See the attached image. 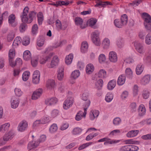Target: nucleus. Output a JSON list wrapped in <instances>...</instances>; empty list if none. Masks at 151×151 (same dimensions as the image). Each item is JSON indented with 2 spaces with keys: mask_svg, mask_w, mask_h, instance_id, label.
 I'll use <instances>...</instances> for the list:
<instances>
[{
  "mask_svg": "<svg viewBox=\"0 0 151 151\" xmlns=\"http://www.w3.org/2000/svg\"><path fill=\"white\" fill-rule=\"evenodd\" d=\"M82 131V130L81 128L76 127L73 129L72 133L73 135H78L81 133Z\"/></svg>",
  "mask_w": 151,
  "mask_h": 151,
  "instance_id": "obj_52",
  "label": "nucleus"
},
{
  "mask_svg": "<svg viewBox=\"0 0 151 151\" xmlns=\"http://www.w3.org/2000/svg\"><path fill=\"white\" fill-rule=\"evenodd\" d=\"M14 37V31H12L8 33L7 37L6 40L8 42L12 41Z\"/></svg>",
  "mask_w": 151,
  "mask_h": 151,
  "instance_id": "obj_47",
  "label": "nucleus"
},
{
  "mask_svg": "<svg viewBox=\"0 0 151 151\" xmlns=\"http://www.w3.org/2000/svg\"><path fill=\"white\" fill-rule=\"evenodd\" d=\"M21 40V38L20 37L18 36L16 37L12 44L13 47L15 48L18 47L20 44Z\"/></svg>",
  "mask_w": 151,
  "mask_h": 151,
  "instance_id": "obj_26",
  "label": "nucleus"
},
{
  "mask_svg": "<svg viewBox=\"0 0 151 151\" xmlns=\"http://www.w3.org/2000/svg\"><path fill=\"white\" fill-rule=\"evenodd\" d=\"M102 44L104 48H108L110 45V40L108 38L105 37L103 40Z\"/></svg>",
  "mask_w": 151,
  "mask_h": 151,
  "instance_id": "obj_29",
  "label": "nucleus"
},
{
  "mask_svg": "<svg viewBox=\"0 0 151 151\" xmlns=\"http://www.w3.org/2000/svg\"><path fill=\"white\" fill-rule=\"evenodd\" d=\"M27 25L24 23L20 24L19 27V29L21 32H23L27 28Z\"/></svg>",
  "mask_w": 151,
  "mask_h": 151,
  "instance_id": "obj_54",
  "label": "nucleus"
},
{
  "mask_svg": "<svg viewBox=\"0 0 151 151\" xmlns=\"http://www.w3.org/2000/svg\"><path fill=\"white\" fill-rule=\"evenodd\" d=\"M51 120V118L48 117H45L38 121V124H45L50 122Z\"/></svg>",
  "mask_w": 151,
  "mask_h": 151,
  "instance_id": "obj_44",
  "label": "nucleus"
},
{
  "mask_svg": "<svg viewBox=\"0 0 151 151\" xmlns=\"http://www.w3.org/2000/svg\"><path fill=\"white\" fill-rule=\"evenodd\" d=\"M38 32V25L37 24L33 25L32 28V33L33 35H35L37 34Z\"/></svg>",
  "mask_w": 151,
  "mask_h": 151,
  "instance_id": "obj_56",
  "label": "nucleus"
},
{
  "mask_svg": "<svg viewBox=\"0 0 151 151\" xmlns=\"http://www.w3.org/2000/svg\"><path fill=\"white\" fill-rule=\"evenodd\" d=\"M14 136V133L12 130L6 132L3 137V140L7 142L12 139Z\"/></svg>",
  "mask_w": 151,
  "mask_h": 151,
  "instance_id": "obj_10",
  "label": "nucleus"
},
{
  "mask_svg": "<svg viewBox=\"0 0 151 151\" xmlns=\"http://www.w3.org/2000/svg\"><path fill=\"white\" fill-rule=\"evenodd\" d=\"M64 68L63 67H59L57 71V78L58 80L62 81L64 77Z\"/></svg>",
  "mask_w": 151,
  "mask_h": 151,
  "instance_id": "obj_15",
  "label": "nucleus"
},
{
  "mask_svg": "<svg viewBox=\"0 0 151 151\" xmlns=\"http://www.w3.org/2000/svg\"><path fill=\"white\" fill-rule=\"evenodd\" d=\"M44 19L43 13L41 12L38 13V24L41 25Z\"/></svg>",
  "mask_w": 151,
  "mask_h": 151,
  "instance_id": "obj_55",
  "label": "nucleus"
},
{
  "mask_svg": "<svg viewBox=\"0 0 151 151\" xmlns=\"http://www.w3.org/2000/svg\"><path fill=\"white\" fill-rule=\"evenodd\" d=\"M143 65L142 64L138 65L136 68V73L137 75H140L143 70Z\"/></svg>",
  "mask_w": 151,
  "mask_h": 151,
  "instance_id": "obj_34",
  "label": "nucleus"
},
{
  "mask_svg": "<svg viewBox=\"0 0 151 151\" xmlns=\"http://www.w3.org/2000/svg\"><path fill=\"white\" fill-rule=\"evenodd\" d=\"M31 64L33 67H36L38 64L37 58H32L31 60Z\"/></svg>",
  "mask_w": 151,
  "mask_h": 151,
  "instance_id": "obj_63",
  "label": "nucleus"
},
{
  "mask_svg": "<svg viewBox=\"0 0 151 151\" xmlns=\"http://www.w3.org/2000/svg\"><path fill=\"white\" fill-rule=\"evenodd\" d=\"M99 63L102 64L106 62V58L105 55L103 53L100 54L98 57Z\"/></svg>",
  "mask_w": 151,
  "mask_h": 151,
  "instance_id": "obj_21",
  "label": "nucleus"
},
{
  "mask_svg": "<svg viewBox=\"0 0 151 151\" xmlns=\"http://www.w3.org/2000/svg\"><path fill=\"white\" fill-rule=\"evenodd\" d=\"M139 131L138 130H132L129 132L127 134L126 136L127 137L132 138L136 136L139 133Z\"/></svg>",
  "mask_w": 151,
  "mask_h": 151,
  "instance_id": "obj_27",
  "label": "nucleus"
},
{
  "mask_svg": "<svg viewBox=\"0 0 151 151\" xmlns=\"http://www.w3.org/2000/svg\"><path fill=\"white\" fill-rule=\"evenodd\" d=\"M10 124L9 122L0 125V132L1 131L4 132L9 129L10 126Z\"/></svg>",
  "mask_w": 151,
  "mask_h": 151,
  "instance_id": "obj_30",
  "label": "nucleus"
},
{
  "mask_svg": "<svg viewBox=\"0 0 151 151\" xmlns=\"http://www.w3.org/2000/svg\"><path fill=\"white\" fill-rule=\"evenodd\" d=\"M96 1V4L94 6L95 7H98L100 6L102 7H105L106 5H111L112 3L108 1H102L100 0H97Z\"/></svg>",
  "mask_w": 151,
  "mask_h": 151,
  "instance_id": "obj_14",
  "label": "nucleus"
},
{
  "mask_svg": "<svg viewBox=\"0 0 151 151\" xmlns=\"http://www.w3.org/2000/svg\"><path fill=\"white\" fill-rule=\"evenodd\" d=\"M121 140L120 139H111L108 138V140L107 142H104V144L106 143H108L110 144H115L120 142Z\"/></svg>",
  "mask_w": 151,
  "mask_h": 151,
  "instance_id": "obj_58",
  "label": "nucleus"
},
{
  "mask_svg": "<svg viewBox=\"0 0 151 151\" xmlns=\"http://www.w3.org/2000/svg\"><path fill=\"white\" fill-rule=\"evenodd\" d=\"M109 60L113 63H116L118 61V56L116 53L114 51L109 52Z\"/></svg>",
  "mask_w": 151,
  "mask_h": 151,
  "instance_id": "obj_9",
  "label": "nucleus"
},
{
  "mask_svg": "<svg viewBox=\"0 0 151 151\" xmlns=\"http://www.w3.org/2000/svg\"><path fill=\"white\" fill-rule=\"evenodd\" d=\"M58 101V99L56 98H49L45 100V103L47 105L51 106L56 104Z\"/></svg>",
  "mask_w": 151,
  "mask_h": 151,
  "instance_id": "obj_13",
  "label": "nucleus"
},
{
  "mask_svg": "<svg viewBox=\"0 0 151 151\" xmlns=\"http://www.w3.org/2000/svg\"><path fill=\"white\" fill-rule=\"evenodd\" d=\"M29 10V9L28 7H25L23 9L22 14L21 15L22 21L24 23H31L32 21L33 17H35L37 14L36 13L32 12L29 14L28 16Z\"/></svg>",
  "mask_w": 151,
  "mask_h": 151,
  "instance_id": "obj_1",
  "label": "nucleus"
},
{
  "mask_svg": "<svg viewBox=\"0 0 151 151\" xmlns=\"http://www.w3.org/2000/svg\"><path fill=\"white\" fill-rule=\"evenodd\" d=\"M98 77L100 78H105L107 77L106 72L103 69H100L98 73Z\"/></svg>",
  "mask_w": 151,
  "mask_h": 151,
  "instance_id": "obj_40",
  "label": "nucleus"
},
{
  "mask_svg": "<svg viewBox=\"0 0 151 151\" xmlns=\"http://www.w3.org/2000/svg\"><path fill=\"white\" fill-rule=\"evenodd\" d=\"M73 55L72 53H70L67 55L65 59V62L67 65H70L73 61Z\"/></svg>",
  "mask_w": 151,
  "mask_h": 151,
  "instance_id": "obj_23",
  "label": "nucleus"
},
{
  "mask_svg": "<svg viewBox=\"0 0 151 151\" xmlns=\"http://www.w3.org/2000/svg\"><path fill=\"white\" fill-rule=\"evenodd\" d=\"M103 81L102 79H99L94 81L95 88L98 90H100L103 86Z\"/></svg>",
  "mask_w": 151,
  "mask_h": 151,
  "instance_id": "obj_16",
  "label": "nucleus"
},
{
  "mask_svg": "<svg viewBox=\"0 0 151 151\" xmlns=\"http://www.w3.org/2000/svg\"><path fill=\"white\" fill-rule=\"evenodd\" d=\"M80 75V73L78 70H75L73 71L71 74V77L74 79L78 78Z\"/></svg>",
  "mask_w": 151,
  "mask_h": 151,
  "instance_id": "obj_46",
  "label": "nucleus"
},
{
  "mask_svg": "<svg viewBox=\"0 0 151 151\" xmlns=\"http://www.w3.org/2000/svg\"><path fill=\"white\" fill-rule=\"evenodd\" d=\"M121 132V131L119 129H116L114 130L111 131L109 133V135L111 137H114L116 136L119 134Z\"/></svg>",
  "mask_w": 151,
  "mask_h": 151,
  "instance_id": "obj_60",
  "label": "nucleus"
},
{
  "mask_svg": "<svg viewBox=\"0 0 151 151\" xmlns=\"http://www.w3.org/2000/svg\"><path fill=\"white\" fill-rule=\"evenodd\" d=\"M97 22L96 19L91 18L88 20V23L89 25L91 27L96 29L97 27L95 25Z\"/></svg>",
  "mask_w": 151,
  "mask_h": 151,
  "instance_id": "obj_36",
  "label": "nucleus"
},
{
  "mask_svg": "<svg viewBox=\"0 0 151 151\" xmlns=\"http://www.w3.org/2000/svg\"><path fill=\"white\" fill-rule=\"evenodd\" d=\"M14 91L16 96L18 97L21 96L23 93V92L21 89L19 88H15L14 89Z\"/></svg>",
  "mask_w": 151,
  "mask_h": 151,
  "instance_id": "obj_53",
  "label": "nucleus"
},
{
  "mask_svg": "<svg viewBox=\"0 0 151 151\" xmlns=\"http://www.w3.org/2000/svg\"><path fill=\"white\" fill-rule=\"evenodd\" d=\"M137 106V104L135 102L131 103L129 106V109L132 113L134 112L136 110Z\"/></svg>",
  "mask_w": 151,
  "mask_h": 151,
  "instance_id": "obj_43",
  "label": "nucleus"
},
{
  "mask_svg": "<svg viewBox=\"0 0 151 151\" xmlns=\"http://www.w3.org/2000/svg\"><path fill=\"white\" fill-rule=\"evenodd\" d=\"M59 63V59L57 55H55L52 58L50 63H47V66L49 68H52L57 66Z\"/></svg>",
  "mask_w": 151,
  "mask_h": 151,
  "instance_id": "obj_7",
  "label": "nucleus"
},
{
  "mask_svg": "<svg viewBox=\"0 0 151 151\" xmlns=\"http://www.w3.org/2000/svg\"><path fill=\"white\" fill-rule=\"evenodd\" d=\"M120 20L124 25H126L128 21V17L127 16L126 14L123 15L121 16Z\"/></svg>",
  "mask_w": 151,
  "mask_h": 151,
  "instance_id": "obj_50",
  "label": "nucleus"
},
{
  "mask_svg": "<svg viewBox=\"0 0 151 151\" xmlns=\"http://www.w3.org/2000/svg\"><path fill=\"white\" fill-rule=\"evenodd\" d=\"M93 143L92 142H90L84 144L82 145H81L78 147V150H82L87 147H88L89 146L93 144Z\"/></svg>",
  "mask_w": 151,
  "mask_h": 151,
  "instance_id": "obj_57",
  "label": "nucleus"
},
{
  "mask_svg": "<svg viewBox=\"0 0 151 151\" xmlns=\"http://www.w3.org/2000/svg\"><path fill=\"white\" fill-rule=\"evenodd\" d=\"M125 74L127 77L132 79L133 77V72L132 69L129 68H127L125 70Z\"/></svg>",
  "mask_w": 151,
  "mask_h": 151,
  "instance_id": "obj_41",
  "label": "nucleus"
},
{
  "mask_svg": "<svg viewBox=\"0 0 151 151\" xmlns=\"http://www.w3.org/2000/svg\"><path fill=\"white\" fill-rule=\"evenodd\" d=\"M56 86L55 81L53 79H49L46 83V87L47 89H52Z\"/></svg>",
  "mask_w": 151,
  "mask_h": 151,
  "instance_id": "obj_18",
  "label": "nucleus"
},
{
  "mask_svg": "<svg viewBox=\"0 0 151 151\" xmlns=\"http://www.w3.org/2000/svg\"><path fill=\"white\" fill-rule=\"evenodd\" d=\"M142 15L145 29L149 32H151V17L146 13H143Z\"/></svg>",
  "mask_w": 151,
  "mask_h": 151,
  "instance_id": "obj_2",
  "label": "nucleus"
},
{
  "mask_svg": "<svg viewBox=\"0 0 151 151\" xmlns=\"http://www.w3.org/2000/svg\"><path fill=\"white\" fill-rule=\"evenodd\" d=\"M116 85V81L115 80H112L110 81L108 83L107 88L108 90H111L113 89Z\"/></svg>",
  "mask_w": 151,
  "mask_h": 151,
  "instance_id": "obj_32",
  "label": "nucleus"
},
{
  "mask_svg": "<svg viewBox=\"0 0 151 151\" xmlns=\"http://www.w3.org/2000/svg\"><path fill=\"white\" fill-rule=\"evenodd\" d=\"M99 35L100 32L97 30L92 32L91 35V38L92 42L97 46H99L101 44Z\"/></svg>",
  "mask_w": 151,
  "mask_h": 151,
  "instance_id": "obj_3",
  "label": "nucleus"
},
{
  "mask_svg": "<svg viewBox=\"0 0 151 151\" xmlns=\"http://www.w3.org/2000/svg\"><path fill=\"white\" fill-rule=\"evenodd\" d=\"M15 50L14 48L10 49L9 52V59L14 58L15 57Z\"/></svg>",
  "mask_w": 151,
  "mask_h": 151,
  "instance_id": "obj_48",
  "label": "nucleus"
},
{
  "mask_svg": "<svg viewBox=\"0 0 151 151\" xmlns=\"http://www.w3.org/2000/svg\"><path fill=\"white\" fill-rule=\"evenodd\" d=\"M86 114H77L75 116V119L76 121H79L83 118H85L86 116Z\"/></svg>",
  "mask_w": 151,
  "mask_h": 151,
  "instance_id": "obj_62",
  "label": "nucleus"
},
{
  "mask_svg": "<svg viewBox=\"0 0 151 151\" xmlns=\"http://www.w3.org/2000/svg\"><path fill=\"white\" fill-rule=\"evenodd\" d=\"M114 23L116 27L119 28H121L124 26L119 19H115L114 21Z\"/></svg>",
  "mask_w": 151,
  "mask_h": 151,
  "instance_id": "obj_45",
  "label": "nucleus"
},
{
  "mask_svg": "<svg viewBox=\"0 0 151 151\" xmlns=\"http://www.w3.org/2000/svg\"><path fill=\"white\" fill-rule=\"evenodd\" d=\"M58 129V127L56 124H52L49 128V132L51 134H53L56 132Z\"/></svg>",
  "mask_w": 151,
  "mask_h": 151,
  "instance_id": "obj_38",
  "label": "nucleus"
},
{
  "mask_svg": "<svg viewBox=\"0 0 151 151\" xmlns=\"http://www.w3.org/2000/svg\"><path fill=\"white\" fill-rule=\"evenodd\" d=\"M126 76L123 74L120 75L118 77L117 80V84L119 86L123 85L126 81Z\"/></svg>",
  "mask_w": 151,
  "mask_h": 151,
  "instance_id": "obj_17",
  "label": "nucleus"
},
{
  "mask_svg": "<svg viewBox=\"0 0 151 151\" xmlns=\"http://www.w3.org/2000/svg\"><path fill=\"white\" fill-rule=\"evenodd\" d=\"M67 42L66 40H63L55 44L52 46H50L46 49L45 53H48L49 52L53 50L54 49L57 48L59 47H61L65 44Z\"/></svg>",
  "mask_w": 151,
  "mask_h": 151,
  "instance_id": "obj_5",
  "label": "nucleus"
},
{
  "mask_svg": "<svg viewBox=\"0 0 151 151\" xmlns=\"http://www.w3.org/2000/svg\"><path fill=\"white\" fill-rule=\"evenodd\" d=\"M19 99L17 98L12 97L10 101L11 107L14 109L17 108L19 104Z\"/></svg>",
  "mask_w": 151,
  "mask_h": 151,
  "instance_id": "obj_11",
  "label": "nucleus"
},
{
  "mask_svg": "<svg viewBox=\"0 0 151 151\" xmlns=\"http://www.w3.org/2000/svg\"><path fill=\"white\" fill-rule=\"evenodd\" d=\"M88 44L86 42L84 41L82 42L81 48V52L83 53L86 52L88 50Z\"/></svg>",
  "mask_w": 151,
  "mask_h": 151,
  "instance_id": "obj_39",
  "label": "nucleus"
},
{
  "mask_svg": "<svg viewBox=\"0 0 151 151\" xmlns=\"http://www.w3.org/2000/svg\"><path fill=\"white\" fill-rule=\"evenodd\" d=\"M138 111L139 113H145L146 109L145 106L142 104H140L138 107Z\"/></svg>",
  "mask_w": 151,
  "mask_h": 151,
  "instance_id": "obj_51",
  "label": "nucleus"
},
{
  "mask_svg": "<svg viewBox=\"0 0 151 151\" xmlns=\"http://www.w3.org/2000/svg\"><path fill=\"white\" fill-rule=\"evenodd\" d=\"M76 24L80 26V27L82 28H84L85 27V25H83V19L80 17H77L75 19Z\"/></svg>",
  "mask_w": 151,
  "mask_h": 151,
  "instance_id": "obj_28",
  "label": "nucleus"
},
{
  "mask_svg": "<svg viewBox=\"0 0 151 151\" xmlns=\"http://www.w3.org/2000/svg\"><path fill=\"white\" fill-rule=\"evenodd\" d=\"M151 76L147 74L145 75L141 80V83L143 85H146L148 83L150 80Z\"/></svg>",
  "mask_w": 151,
  "mask_h": 151,
  "instance_id": "obj_31",
  "label": "nucleus"
},
{
  "mask_svg": "<svg viewBox=\"0 0 151 151\" xmlns=\"http://www.w3.org/2000/svg\"><path fill=\"white\" fill-rule=\"evenodd\" d=\"M94 67L91 63L87 64L86 68V73L88 74H91L94 70Z\"/></svg>",
  "mask_w": 151,
  "mask_h": 151,
  "instance_id": "obj_19",
  "label": "nucleus"
},
{
  "mask_svg": "<svg viewBox=\"0 0 151 151\" xmlns=\"http://www.w3.org/2000/svg\"><path fill=\"white\" fill-rule=\"evenodd\" d=\"M30 75V72L28 70L24 71L22 74V79L24 81H27L29 78Z\"/></svg>",
  "mask_w": 151,
  "mask_h": 151,
  "instance_id": "obj_35",
  "label": "nucleus"
},
{
  "mask_svg": "<svg viewBox=\"0 0 151 151\" xmlns=\"http://www.w3.org/2000/svg\"><path fill=\"white\" fill-rule=\"evenodd\" d=\"M31 54L28 50L25 51L23 53V58L24 60L27 61L30 60L31 58Z\"/></svg>",
  "mask_w": 151,
  "mask_h": 151,
  "instance_id": "obj_33",
  "label": "nucleus"
},
{
  "mask_svg": "<svg viewBox=\"0 0 151 151\" xmlns=\"http://www.w3.org/2000/svg\"><path fill=\"white\" fill-rule=\"evenodd\" d=\"M37 140H33L32 141L29 142L28 143L27 147L28 149L29 150H31L37 147Z\"/></svg>",
  "mask_w": 151,
  "mask_h": 151,
  "instance_id": "obj_22",
  "label": "nucleus"
},
{
  "mask_svg": "<svg viewBox=\"0 0 151 151\" xmlns=\"http://www.w3.org/2000/svg\"><path fill=\"white\" fill-rule=\"evenodd\" d=\"M128 95V92L127 91H124L121 94V98L123 99H125L127 98Z\"/></svg>",
  "mask_w": 151,
  "mask_h": 151,
  "instance_id": "obj_64",
  "label": "nucleus"
},
{
  "mask_svg": "<svg viewBox=\"0 0 151 151\" xmlns=\"http://www.w3.org/2000/svg\"><path fill=\"white\" fill-rule=\"evenodd\" d=\"M20 72V70L19 68H14L12 74L15 77H18Z\"/></svg>",
  "mask_w": 151,
  "mask_h": 151,
  "instance_id": "obj_61",
  "label": "nucleus"
},
{
  "mask_svg": "<svg viewBox=\"0 0 151 151\" xmlns=\"http://www.w3.org/2000/svg\"><path fill=\"white\" fill-rule=\"evenodd\" d=\"M113 98V94L111 92H109L106 94L105 100L107 102L109 103L112 101Z\"/></svg>",
  "mask_w": 151,
  "mask_h": 151,
  "instance_id": "obj_37",
  "label": "nucleus"
},
{
  "mask_svg": "<svg viewBox=\"0 0 151 151\" xmlns=\"http://www.w3.org/2000/svg\"><path fill=\"white\" fill-rule=\"evenodd\" d=\"M55 24L58 30H64L67 27V25L65 24H62L60 21L58 19L55 22Z\"/></svg>",
  "mask_w": 151,
  "mask_h": 151,
  "instance_id": "obj_20",
  "label": "nucleus"
},
{
  "mask_svg": "<svg viewBox=\"0 0 151 151\" xmlns=\"http://www.w3.org/2000/svg\"><path fill=\"white\" fill-rule=\"evenodd\" d=\"M74 103L73 98L68 97L64 101L63 107L65 110H67L72 106Z\"/></svg>",
  "mask_w": 151,
  "mask_h": 151,
  "instance_id": "obj_6",
  "label": "nucleus"
},
{
  "mask_svg": "<svg viewBox=\"0 0 151 151\" xmlns=\"http://www.w3.org/2000/svg\"><path fill=\"white\" fill-rule=\"evenodd\" d=\"M54 55V52H51L50 53L49 55L42 58H41L40 60V63L41 64H44L46 62L49 60L51 56Z\"/></svg>",
  "mask_w": 151,
  "mask_h": 151,
  "instance_id": "obj_25",
  "label": "nucleus"
},
{
  "mask_svg": "<svg viewBox=\"0 0 151 151\" xmlns=\"http://www.w3.org/2000/svg\"><path fill=\"white\" fill-rule=\"evenodd\" d=\"M28 127L27 122L25 120H23L19 123L17 127V130L20 132H23L27 129Z\"/></svg>",
  "mask_w": 151,
  "mask_h": 151,
  "instance_id": "obj_8",
  "label": "nucleus"
},
{
  "mask_svg": "<svg viewBox=\"0 0 151 151\" xmlns=\"http://www.w3.org/2000/svg\"><path fill=\"white\" fill-rule=\"evenodd\" d=\"M136 50L140 54H143L145 51L143 45L138 40H135L133 42Z\"/></svg>",
  "mask_w": 151,
  "mask_h": 151,
  "instance_id": "obj_4",
  "label": "nucleus"
},
{
  "mask_svg": "<svg viewBox=\"0 0 151 151\" xmlns=\"http://www.w3.org/2000/svg\"><path fill=\"white\" fill-rule=\"evenodd\" d=\"M30 42V39L29 37H25L23 38L22 41V44L25 46H27L29 44Z\"/></svg>",
  "mask_w": 151,
  "mask_h": 151,
  "instance_id": "obj_59",
  "label": "nucleus"
},
{
  "mask_svg": "<svg viewBox=\"0 0 151 151\" xmlns=\"http://www.w3.org/2000/svg\"><path fill=\"white\" fill-rule=\"evenodd\" d=\"M145 43L147 45L151 44V33H148L146 35L145 40Z\"/></svg>",
  "mask_w": 151,
  "mask_h": 151,
  "instance_id": "obj_49",
  "label": "nucleus"
},
{
  "mask_svg": "<svg viewBox=\"0 0 151 151\" xmlns=\"http://www.w3.org/2000/svg\"><path fill=\"white\" fill-rule=\"evenodd\" d=\"M32 81L34 84H37L38 83V70L34 71L32 75Z\"/></svg>",
  "mask_w": 151,
  "mask_h": 151,
  "instance_id": "obj_24",
  "label": "nucleus"
},
{
  "mask_svg": "<svg viewBox=\"0 0 151 151\" xmlns=\"http://www.w3.org/2000/svg\"><path fill=\"white\" fill-rule=\"evenodd\" d=\"M126 144H135L139 145L140 144V142L134 140L133 139H130L124 141Z\"/></svg>",
  "mask_w": 151,
  "mask_h": 151,
  "instance_id": "obj_42",
  "label": "nucleus"
},
{
  "mask_svg": "<svg viewBox=\"0 0 151 151\" xmlns=\"http://www.w3.org/2000/svg\"><path fill=\"white\" fill-rule=\"evenodd\" d=\"M8 22L9 25L13 27H15L17 24V22L15 21V16L12 14L9 17Z\"/></svg>",
  "mask_w": 151,
  "mask_h": 151,
  "instance_id": "obj_12",
  "label": "nucleus"
}]
</instances>
